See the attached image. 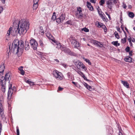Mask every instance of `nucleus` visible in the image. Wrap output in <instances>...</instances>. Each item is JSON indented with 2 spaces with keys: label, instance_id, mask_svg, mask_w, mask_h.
I'll return each instance as SVG.
<instances>
[{
  "label": "nucleus",
  "instance_id": "nucleus-14",
  "mask_svg": "<svg viewBox=\"0 0 135 135\" xmlns=\"http://www.w3.org/2000/svg\"><path fill=\"white\" fill-rule=\"evenodd\" d=\"M96 25L99 28L102 27L103 28H106V26L104 25L102 23L99 22H97Z\"/></svg>",
  "mask_w": 135,
  "mask_h": 135
},
{
  "label": "nucleus",
  "instance_id": "nucleus-20",
  "mask_svg": "<svg viewBox=\"0 0 135 135\" xmlns=\"http://www.w3.org/2000/svg\"><path fill=\"white\" fill-rule=\"evenodd\" d=\"M107 131L108 133V134H109L112 133V127L109 126H107L106 127Z\"/></svg>",
  "mask_w": 135,
  "mask_h": 135
},
{
  "label": "nucleus",
  "instance_id": "nucleus-45",
  "mask_svg": "<svg viewBox=\"0 0 135 135\" xmlns=\"http://www.w3.org/2000/svg\"><path fill=\"white\" fill-rule=\"evenodd\" d=\"M108 16V17L109 18L110 20H111V17L110 16V15L109 14L108 12H105V13Z\"/></svg>",
  "mask_w": 135,
  "mask_h": 135
},
{
  "label": "nucleus",
  "instance_id": "nucleus-28",
  "mask_svg": "<svg viewBox=\"0 0 135 135\" xmlns=\"http://www.w3.org/2000/svg\"><path fill=\"white\" fill-rule=\"evenodd\" d=\"M128 16L132 18L134 17V14L133 13L130 12L129 13Z\"/></svg>",
  "mask_w": 135,
  "mask_h": 135
},
{
  "label": "nucleus",
  "instance_id": "nucleus-2",
  "mask_svg": "<svg viewBox=\"0 0 135 135\" xmlns=\"http://www.w3.org/2000/svg\"><path fill=\"white\" fill-rule=\"evenodd\" d=\"M24 47L23 41H19L18 40H15L12 43L11 49L10 46L9 47V53L10 52L11 53L12 52L16 54H21L24 49Z\"/></svg>",
  "mask_w": 135,
  "mask_h": 135
},
{
  "label": "nucleus",
  "instance_id": "nucleus-19",
  "mask_svg": "<svg viewBox=\"0 0 135 135\" xmlns=\"http://www.w3.org/2000/svg\"><path fill=\"white\" fill-rule=\"evenodd\" d=\"M121 83L125 87L127 88H129V84L127 82V81L122 80Z\"/></svg>",
  "mask_w": 135,
  "mask_h": 135
},
{
  "label": "nucleus",
  "instance_id": "nucleus-58",
  "mask_svg": "<svg viewBox=\"0 0 135 135\" xmlns=\"http://www.w3.org/2000/svg\"><path fill=\"white\" fill-rule=\"evenodd\" d=\"M104 29V31L105 32H106L107 31V28L106 27V28H103Z\"/></svg>",
  "mask_w": 135,
  "mask_h": 135
},
{
  "label": "nucleus",
  "instance_id": "nucleus-53",
  "mask_svg": "<svg viewBox=\"0 0 135 135\" xmlns=\"http://www.w3.org/2000/svg\"><path fill=\"white\" fill-rule=\"evenodd\" d=\"M3 10V8L2 7H0V13L2 12Z\"/></svg>",
  "mask_w": 135,
  "mask_h": 135
},
{
  "label": "nucleus",
  "instance_id": "nucleus-62",
  "mask_svg": "<svg viewBox=\"0 0 135 135\" xmlns=\"http://www.w3.org/2000/svg\"><path fill=\"white\" fill-rule=\"evenodd\" d=\"M1 1H2V3L4 4V3H5V0H1Z\"/></svg>",
  "mask_w": 135,
  "mask_h": 135
},
{
  "label": "nucleus",
  "instance_id": "nucleus-23",
  "mask_svg": "<svg viewBox=\"0 0 135 135\" xmlns=\"http://www.w3.org/2000/svg\"><path fill=\"white\" fill-rule=\"evenodd\" d=\"M87 6L89 9L91 11L93 10V6L91 5V3L89 2H87Z\"/></svg>",
  "mask_w": 135,
  "mask_h": 135
},
{
  "label": "nucleus",
  "instance_id": "nucleus-27",
  "mask_svg": "<svg viewBox=\"0 0 135 135\" xmlns=\"http://www.w3.org/2000/svg\"><path fill=\"white\" fill-rule=\"evenodd\" d=\"M26 82L29 84L30 85H33L35 84L33 82L30 81L29 80H27L26 81Z\"/></svg>",
  "mask_w": 135,
  "mask_h": 135
},
{
  "label": "nucleus",
  "instance_id": "nucleus-49",
  "mask_svg": "<svg viewBox=\"0 0 135 135\" xmlns=\"http://www.w3.org/2000/svg\"><path fill=\"white\" fill-rule=\"evenodd\" d=\"M25 71H24L23 70H22L21 71L20 74L21 75H23L25 74Z\"/></svg>",
  "mask_w": 135,
  "mask_h": 135
},
{
  "label": "nucleus",
  "instance_id": "nucleus-1",
  "mask_svg": "<svg viewBox=\"0 0 135 135\" xmlns=\"http://www.w3.org/2000/svg\"><path fill=\"white\" fill-rule=\"evenodd\" d=\"M29 22L25 19H21L20 21L15 20L13 22L12 28H9L6 35V39L8 40L11 33L13 36L19 34L20 35L25 33L29 27Z\"/></svg>",
  "mask_w": 135,
  "mask_h": 135
},
{
  "label": "nucleus",
  "instance_id": "nucleus-35",
  "mask_svg": "<svg viewBox=\"0 0 135 135\" xmlns=\"http://www.w3.org/2000/svg\"><path fill=\"white\" fill-rule=\"evenodd\" d=\"M77 72L82 77H83V76L84 75V74L80 71H77Z\"/></svg>",
  "mask_w": 135,
  "mask_h": 135
},
{
  "label": "nucleus",
  "instance_id": "nucleus-34",
  "mask_svg": "<svg viewBox=\"0 0 135 135\" xmlns=\"http://www.w3.org/2000/svg\"><path fill=\"white\" fill-rule=\"evenodd\" d=\"M46 34L47 37L49 38H51L52 36L49 33L47 32Z\"/></svg>",
  "mask_w": 135,
  "mask_h": 135
},
{
  "label": "nucleus",
  "instance_id": "nucleus-18",
  "mask_svg": "<svg viewBox=\"0 0 135 135\" xmlns=\"http://www.w3.org/2000/svg\"><path fill=\"white\" fill-rule=\"evenodd\" d=\"M3 80H1V84L2 86L1 89L3 92L4 93L5 91V86L3 85Z\"/></svg>",
  "mask_w": 135,
  "mask_h": 135
},
{
  "label": "nucleus",
  "instance_id": "nucleus-56",
  "mask_svg": "<svg viewBox=\"0 0 135 135\" xmlns=\"http://www.w3.org/2000/svg\"><path fill=\"white\" fill-rule=\"evenodd\" d=\"M82 77L84 78V80H86L87 81L88 80L87 79V78L84 75V76H83Z\"/></svg>",
  "mask_w": 135,
  "mask_h": 135
},
{
  "label": "nucleus",
  "instance_id": "nucleus-46",
  "mask_svg": "<svg viewBox=\"0 0 135 135\" xmlns=\"http://www.w3.org/2000/svg\"><path fill=\"white\" fill-rule=\"evenodd\" d=\"M62 65L65 68H66L68 66V65H67L65 64H62Z\"/></svg>",
  "mask_w": 135,
  "mask_h": 135
},
{
  "label": "nucleus",
  "instance_id": "nucleus-41",
  "mask_svg": "<svg viewBox=\"0 0 135 135\" xmlns=\"http://www.w3.org/2000/svg\"><path fill=\"white\" fill-rule=\"evenodd\" d=\"M98 14H99L100 16V15H102V13H103L102 12V11L101 10V9H100L99 10L98 9Z\"/></svg>",
  "mask_w": 135,
  "mask_h": 135
},
{
  "label": "nucleus",
  "instance_id": "nucleus-59",
  "mask_svg": "<svg viewBox=\"0 0 135 135\" xmlns=\"http://www.w3.org/2000/svg\"><path fill=\"white\" fill-rule=\"evenodd\" d=\"M128 40L129 42H131V40L130 38H128Z\"/></svg>",
  "mask_w": 135,
  "mask_h": 135
},
{
  "label": "nucleus",
  "instance_id": "nucleus-31",
  "mask_svg": "<svg viewBox=\"0 0 135 135\" xmlns=\"http://www.w3.org/2000/svg\"><path fill=\"white\" fill-rule=\"evenodd\" d=\"M40 32H41V34H44V31L43 29V27L42 26H40Z\"/></svg>",
  "mask_w": 135,
  "mask_h": 135
},
{
  "label": "nucleus",
  "instance_id": "nucleus-47",
  "mask_svg": "<svg viewBox=\"0 0 135 135\" xmlns=\"http://www.w3.org/2000/svg\"><path fill=\"white\" fill-rule=\"evenodd\" d=\"M39 1V0H33V3L38 4V2Z\"/></svg>",
  "mask_w": 135,
  "mask_h": 135
},
{
  "label": "nucleus",
  "instance_id": "nucleus-5",
  "mask_svg": "<svg viewBox=\"0 0 135 135\" xmlns=\"http://www.w3.org/2000/svg\"><path fill=\"white\" fill-rule=\"evenodd\" d=\"M61 49L62 51H63L65 53L71 56H75L76 54L71 51L68 48L64 47H62Z\"/></svg>",
  "mask_w": 135,
  "mask_h": 135
},
{
  "label": "nucleus",
  "instance_id": "nucleus-48",
  "mask_svg": "<svg viewBox=\"0 0 135 135\" xmlns=\"http://www.w3.org/2000/svg\"><path fill=\"white\" fill-rule=\"evenodd\" d=\"M63 88L61 87L60 86H59L58 88V89L57 90V91H62L63 89Z\"/></svg>",
  "mask_w": 135,
  "mask_h": 135
},
{
  "label": "nucleus",
  "instance_id": "nucleus-25",
  "mask_svg": "<svg viewBox=\"0 0 135 135\" xmlns=\"http://www.w3.org/2000/svg\"><path fill=\"white\" fill-rule=\"evenodd\" d=\"M100 17L104 21L107 22L108 21V19L107 18L105 17V15L104 16L103 14L100 15Z\"/></svg>",
  "mask_w": 135,
  "mask_h": 135
},
{
  "label": "nucleus",
  "instance_id": "nucleus-32",
  "mask_svg": "<svg viewBox=\"0 0 135 135\" xmlns=\"http://www.w3.org/2000/svg\"><path fill=\"white\" fill-rule=\"evenodd\" d=\"M126 35L125 37L124 38H123L122 39L121 42L122 43L124 44L126 42Z\"/></svg>",
  "mask_w": 135,
  "mask_h": 135
},
{
  "label": "nucleus",
  "instance_id": "nucleus-24",
  "mask_svg": "<svg viewBox=\"0 0 135 135\" xmlns=\"http://www.w3.org/2000/svg\"><path fill=\"white\" fill-rule=\"evenodd\" d=\"M84 86L88 89L90 91H91L92 90V88L89 85L87 84L86 83H85Z\"/></svg>",
  "mask_w": 135,
  "mask_h": 135
},
{
  "label": "nucleus",
  "instance_id": "nucleus-9",
  "mask_svg": "<svg viewBox=\"0 0 135 135\" xmlns=\"http://www.w3.org/2000/svg\"><path fill=\"white\" fill-rule=\"evenodd\" d=\"M76 15L79 18H81L83 17V15L80 7H79L77 8V10L76 12Z\"/></svg>",
  "mask_w": 135,
  "mask_h": 135
},
{
  "label": "nucleus",
  "instance_id": "nucleus-40",
  "mask_svg": "<svg viewBox=\"0 0 135 135\" xmlns=\"http://www.w3.org/2000/svg\"><path fill=\"white\" fill-rule=\"evenodd\" d=\"M51 19L53 21L55 20L56 19V17L55 15H52Z\"/></svg>",
  "mask_w": 135,
  "mask_h": 135
},
{
  "label": "nucleus",
  "instance_id": "nucleus-42",
  "mask_svg": "<svg viewBox=\"0 0 135 135\" xmlns=\"http://www.w3.org/2000/svg\"><path fill=\"white\" fill-rule=\"evenodd\" d=\"M39 42L41 46H43L44 45L43 43V41L41 40H40Z\"/></svg>",
  "mask_w": 135,
  "mask_h": 135
},
{
  "label": "nucleus",
  "instance_id": "nucleus-33",
  "mask_svg": "<svg viewBox=\"0 0 135 135\" xmlns=\"http://www.w3.org/2000/svg\"><path fill=\"white\" fill-rule=\"evenodd\" d=\"M81 30L82 31H84L86 32H88L89 31V30L88 28L86 27H84L83 28H82L81 29Z\"/></svg>",
  "mask_w": 135,
  "mask_h": 135
},
{
  "label": "nucleus",
  "instance_id": "nucleus-39",
  "mask_svg": "<svg viewBox=\"0 0 135 135\" xmlns=\"http://www.w3.org/2000/svg\"><path fill=\"white\" fill-rule=\"evenodd\" d=\"M85 61H86V62L88 63L89 65H91V63L90 62V60L87 59H85Z\"/></svg>",
  "mask_w": 135,
  "mask_h": 135
},
{
  "label": "nucleus",
  "instance_id": "nucleus-7",
  "mask_svg": "<svg viewBox=\"0 0 135 135\" xmlns=\"http://www.w3.org/2000/svg\"><path fill=\"white\" fill-rule=\"evenodd\" d=\"M74 63L79 69H85V66L83 63L79 60L75 61H74Z\"/></svg>",
  "mask_w": 135,
  "mask_h": 135
},
{
  "label": "nucleus",
  "instance_id": "nucleus-64",
  "mask_svg": "<svg viewBox=\"0 0 135 135\" xmlns=\"http://www.w3.org/2000/svg\"><path fill=\"white\" fill-rule=\"evenodd\" d=\"M118 135H122V133L120 131L119 132Z\"/></svg>",
  "mask_w": 135,
  "mask_h": 135
},
{
  "label": "nucleus",
  "instance_id": "nucleus-30",
  "mask_svg": "<svg viewBox=\"0 0 135 135\" xmlns=\"http://www.w3.org/2000/svg\"><path fill=\"white\" fill-rule=\"evenodd\" d=\"M59 17L62 21H63V20H64L65 18V16L63 14H62Z\"/></svg>",
  "mask_w": 135,
  "mask_h": 135
},
{
  "label": "nucleus",
  "instance_id": "nucleus-10",
  "mask_svg": "<svg viewBox=\"0 0 135 135\" xmlns=\"http://www.w3.org/2000/svg\"><path fill=\"white\" fill-rule=\"evenodd\" d=\"M11 75V73L10 72H9L7 73L5 75V77L2 76L1 78V80H2L3 81L4 80V79L5 81L7 80H9L11 79V78H10Z\"/></svg>",
  "mask_w": 135,
  "mask_h": 135
},
{
  "label": "nucleus",
  "instance_id": "nucleus-38",
  "mask_svg": "<svg viewBox=\"0 0 135 135\" xmlns=\"http://www.w3.org/2000/svg\"><path fill=\"white\" fill-rule=\"evenodd\" d=\"M56 22L57 23H59L60 22H61V21H62L60 17H59V18H57L56 19Z\"/></svg>",
  "mask_w": 135,
  "mask_h": 135
},
{
  "label": "nucleus",
  "instance_id": "nucleus-60",
  "mask_svg": "<svg viewBox=\"0 0 135 135\" xmlns=\"http://www.w3.org/2000/svg\"><path fill=\"white\" fill-rule=\"evenodd\" d=\"M66 23L67 24H70L71 21H67V22H66Z\"/></svg>",
  "mask_w": 135,
  "mask_h": 135
},
{
  "label": "nucleus",
  "instance_id": "nucleus-8",
  "mask_svg": "<svg viewBox=\"0 0 135 135\" xmlns=\"http://www.w3.org/2000/svg\"><path fill=\"white\" fill-rule=\"evenodd\" d=\"M70 38L71 43L74 45V47L76 48L78 47L79 46V42L75 40L73 36H71Z\"/></svg>",
  "mask_w": 135,
  "mask_h": 135
},
{
  "label": "nucleus",
  "instance_id": "nucleus-63",
  "mask_svg": "<svg viewBox=\"0 0 135 135\" xmlns=\"http://www.w3.org/2000/svg\"><path fill=\"white\" fill-rule=\"evenodd\" d=\"M129 44L130 46H132V42H129Z\"/></svg>",
  "mask_w": 135,
  "mask_h": 135
},
{
  "label": "nucleus",
  "instance_id": "nucleus-44",
  "mask_svg": "<svg viewBox=\"0 0 135 135\" xmlns=\"http://www.w3.org/2000/svg\"><path fill=\"white\" fill-rule=\"evenodd\" d=\"M17 129V134H20L19 131L18 129V126H17L16 127Z\"/></svg>",
  "mask_w": 135,
  "mask_h": 135
},
{
  "label": "nucleus",
  "instance_id": "nucleus-12",
  "mask_svg": "<svg viewBox=\"0 0 135 135\" xmlns=\"http://www.w3.org/2000/svg\"><path fill=\"white\" fill-rule=\"evenodd\" d=\"M94 44L99 47H102L103 46V44L102 42H99L97 41H94Z\"/></svg>",
  "mask_w": 135,
  "mask_h": 135
},
{
  "label": "nucleus",
  "instance_id": "nucleus-37",
  "mask_svg": "<svg viewBox=\"0 0 135 135\" xmlns=\"http://www.w3.org/2000/svg\"><path fill=\"white\" fill-rule=\"evenodd\" d=\"M105 3L104 0H101L99 2V3L100 5H103Z\"/></svg>",
  "mask_w": 135,
  "mask_h": 135
},
{
  "label": "nucleus",
  "instance_id": "nucleus-13",
  "mask_svg": "<svg viewBox=\"0 0 135 135\" xmlns=\"http://www.w3.org/2000/svg\"><path fill=\"white\" fill-rule=\"evenodd\" d=\"M5 69V65L4 63L2 62L1 64L0 67V73H3Z\"/></svg>",
  "mask_w": 135,
  "mask_h": 135
},
{
  "label": "nucleus",
  "instance_id": "nucleus-6",
  "mask_svg": "<svg viewBox=\"0 0 135 135\" xmlns=\"http://www.w3.org/2000/svg\"><path fill=\"white\" fill-rule=\"evenodd\" d=\"M30 43L31 47L34 50H36L38 43L36 40L32 38L30 40Z\"/></svg>",
  "mask_w": 135,
  "mask_h": 135
},
{
  "label": "nucleus",
  "instance_id": "nucleus-52",
  "mask_svg": "<svg viewBox=\"0 0 135 135\" xmlns=\"http://www.w3.org/2000/svg\"><path fill=\"white\" fill-rule=\"evenodd\" d=\"M23 67L22 66H21L18 68V70L21 71L23 70Z\"/></svg>",
  "mask_w": 135,
  "mask_h": 135
},
{
  "label": "nucleus",
  "instance_id": "nucleus-3",
  "mask_svg": "<svg viewBox=\"0 0 135 135\" xmlns=\"http://www.w3.org/2000/svg\"><path fill=\"white\" fill-rule=\"evenodd\" d=\"M118 0H106L107 7L111 11H112V8L114 5L116 4Z\"/></svg>",
  "mask_w": 135,
  "mask_h": 135
},
{
  "label": "nucleus",
  "instance_id": "nucleus-26",
  "mask_svg": "<svg viewBox=\"0 0 135 135\" xmlns=\"http://www.w3.org/2000/svg\"><path fill=\"white\" fill-rule=\"evenodd\" d=\"M38 6V4H36L35 3H33V10H36Z\"/></svg>",
  "mask_w": 135,
  "mask_h": 135
},
{
  "label": "nucleus",
  "instance_id": "nucleus-50",
  "mask_svg": "<svg viewBox=\"0 0 135 135\" xmlns=\"http://www.w3.org/2000/svg\"><path fill=\"white\" fill-rule=\"evenodd\" d=\"M72 83L74 84L75 85H76V86H77V85H78V84L77 83H76L75 82H74L73 81L72 82Z\"/></svg>",
  "mask_w": 135,
  "mask_h": 135
},
{
  "label": "nucleus",
  "instance_id": "nucleus-54",
  "mask_svg": "<svg viewBox=\"0 0 135 135\" xmlns=\"http://www.w3.org/2000/svg\"><path fill=\"white\" fill-rule=\"evenodd\" d=\"M129 55L130 56H132V51H129Z\"/></svg>",
  "mask_w": 135,
  "mask_h": 135
},
{
  "label": "nucleus",
  "instance_id": "nucleus-21",
  "mask_svg": "<svg viewBox=\"0 0 135 135\" xmlns=\"http://www.w3.org/2000/svg\"><path fill=\"white\" fill-rule=\"evenodd\" d=\"M124 61L126 62H131L132 61V58L129 56H127L124 59Z\"/></svg>",
  "mask_w": 135,
  "mask_h": 135
},
{
  "label": "nucleus",
  "instance_id": "nucleus-55",
  "mask_svg": "<svg viewBox=\"0 0 135 135\" xmlns=\"http://www.w3.org/2000/svg\"><path fill=\"white\" fill-rule=\"evenodd\" d=\"M90 1L91 2L93 3H95V0H90Z\"/></svg>",
  "mask_w": 135,
  "mask_h": 135
},
{
  "label": "nucleus",
  "instance_id": "nucleus-15",
  "mask_svg": "<svg viewBox=\"0 0 135 135\" xmlns=\"http://www.w3.org/2000/svg\"><path fill=\"white\" fill-rule=\"evenodd\" d=\"M2 101L0 100V117L2 116V114H3V107L2 105Z\"/></svg>",
  "mask_w": 135,
  "mask_h": 135
},
{
  "label": "nucleus",
  "instance_id": "nucleus-11",
  "mask_svg": "<svg viewBox=\"0 0 135 135\" xmlns=\"http://www.w3.org/2000/svg\"><path fill=\"white\" fill-rule=\"evenodd\" d=\"M12 85L11 84L10 86H9V89L8 93L7 98L8 99H10L11 98L12 95L13 93V90L11 88Z\"/></svg>",
  "mask_w": 135,
  "mask_h": 135
},
{
  "label": "nucleus",
  "instance_id": "nucleus-61",
  "mask_svg": "<svg viewBox=\"0 0 135 135\" xmlns=\"http://www.w3.org/2000/svg\"><path fill=\"white\" fill-rule=\"evenodd\" d=\"M132 41L133 42H135V39L134 38H133Z\"/></svg>",
  "mask_w": 135,
  "mask_h": 135
},
{
  "label": "nucleus",
  "instance_id": "nucleus-43",
  "mask_svg": "<svg viewBox=\"0 0 135 135\" xmlns=\"http://www.w3.org/2000/svg\"><path fill=\"white\" fill-rule=\"evenodd\" d=\"M127 52H129L130 51V48L129 46H127L125 50Z\"/></svg>",
  "mask_w": 135,
  "mask_h": 135
},
{
  "label": "nucleus",
  "instance_id": "nucleus-4",
  "mask_svg": "<svg viewBox=\"0 0 135 135\" xmlns=\"http://www.w3.org/2000/svg\"><path fill=\"white\" fill-rule=\"evenodd\" d=\"M52 74L58 80H61L63 78L62 74L57 70L53 71Z\"/></svg>",
  "mask_w": 135,
  "mask_h": 135
},
{
  "label": "nucleus",
  "instance_id": "nucleus-51",
  "mask_svg": "<svg viewBox=\"0 0 135 135\" xmlns=\"http://www.w3.org/2000/svg\"><path fill=\"white\" fill-rule=\"evenodd\" d=\"M2 124L0 123V135H1V131L2 130Z\"/></svg>",
  "mask_w": 135,
  "mask_h": 135
},
{
  "label": "nucleus",
  "instance_id": "nucleus-16",
  "mask_svg": "<svg viewBox=\"0 0 135 135\" xmlns=\"http://www.w3.org/2000/svg\"><path fill=\"white\" fill-rule=\"evenodd\" d=\"M54 45L56 48L58 49L60 48H61L62 47L61 44L58 42H55Z\"/></svg>",
  "mask_w": 135,
  "mask_h": 135
},
{
  "label": "nucleus",
  "instance_id": "nucleus-17",
  "mask_svg": "<svg viewBox=\"0 0 135 135\" xmlns=\"http://www.w3.org/2000/svg\"><path fill=\"white\" fill-rule=\"evenodd\" d=\"M67 75L68 77L69 80H73L74 78L73 75L71 74V73L70 72H68L67 74Z\"/></svg>",
  "mask_w": 135,
  "mask_h": 135
},
{
  "label": "nucleus",
  "instance_id": "nucleus-36",
  "mask_svg": "<svg viewBox=\"0 0 135 135\" xmlns=\"http://www.w3.org/2000/svg\"><path fill=\"white\" fill-rule=\"evenodd\" d=\"M118 41H113L112 42V44L113 45L115 46H117V44H118Z\"/></svg>",
  "mask_w": 135,
  "mask_h": 135
},
{
  "label": "nucleus",
  "instance_id": "nucleus-29",
  "mask_svg": "<svg viewBox=\"0 0 135 135\" xmlns=\"http://www.w3.org/2000/svg\"><path fill=\"white\" fill-rule=\"evenodd\" d=\"M114 34L116 38H117L118 39L119 38V37L118 34V33L117 32L115 31L114 33Z\"/></svg>",
  "mask_w": 135,
  "mask_h": 135
},
{
  "label": "nucleus",
  "instance_id": "nucleus-22",
  "mask_svg": "<svg viewBox=\"0 0 135 135\" xmlns=\"http://www.w3.org/2000/svg\"><path fill=\"white\" fill-rule=\"evenodd\" d=\"M25 49L26 50H28L30 49V46L29 42H26L25 43Z\"/></svg>",
  "mask_w": 135,
  "mask_h": 135
},
{
  "label": "nucleus",
  "instance_id": "nucleus-57",
  "mask_svg": "<svg viewBox=\"0 0 135 135\" xmlns=\"http://www.w3.org/2000/svg\"><path fill=\"white\" fill-rule=\"evenodd\" d=\"M123 24H122V25L120 27H121V28L122 29V30L123 31H124V27H123Z\"/></svg>",
  "mask_w": 135,
  "mask_h": 135
}]
</instances>
